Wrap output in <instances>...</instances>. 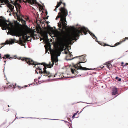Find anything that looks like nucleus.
I'll return each mask as SVG.
<instances>
[{
	"label": "nucleus",
	"instance_id": "obj_1",
	"mask_svg": "<svg viewBox=\"0 0 128 128\" xmlns=\"http://www.w3.org/2000/svg\"><path fill=\"white\" fill-rule=\"evenodd\" d=\"M64 9L66 11V14H65L64 13L63 15L62 13L59 12L56 18V20H57L60 18V22H58V27L60 28L59 30L61 31L62 32V37L60 40V44L61 45L64 46L66 43L71 42L76 38H78L80 36L83 35L82 33L86 35L87 32L89 33L94 39H96V42H98L100 44L102 45V43H100V42L98 40L97 38L93 33L90 32L87 28L84 26L82 27L80 25L77 28L78 29L76 31L72 34V36L70 38L68 37L69 34L64 30L66 29V27L68 26L66 19V16L68 15V11L66 8H64Z\"/></svg>",
	"mask_w": 128,
	"mask_h": 128
},
{
	"label": "nucleus",
	"instance_id": "obj_2",
	"mask_svg": "<svg viewBox=\"0 0 128 128\" xmlns=\"http://www.w3.org/2000/svg\"><path fill=\"white\" fill-rule=\"evenodd\" d=\"M13 5L14 4V3L13 1L12 0H7L5 2V4L6 6L8 8V10L7 11V12H12V13L16 19V18L15 16L16 13H18L19 14L20 12V14H21L20 12V7H16V11L17 12H15V10L14 9V6L12 5L10 3Z\"/></svg>",
	"mask_w": 128,
	"mask_h": 128
},
{
	"label": "nucleus",
	"instance_id": "obj_3",
	"mask_svg": "<svg viewBox=\"0 0 128 128\" xmlns=\"http://www.w3.org/2000/svg\"><path fill=\"white\" fill-rule=\"evenodd\" d=\"M15 16L17 20L21 22L24 27L26 28H29L28 26L26 24V21L23 19L24 18L26 20H28L29 18L27 16H24L20 13L19 14L16 13Z\"/></svg>",
	"mask_w": 128,
	"mask_h": 128
},
{
	"label": "nucleus",
	"instance_id": "obj_4",
	"mask_svg": "<svg viewBox=\"0 0 128 128\" xmlns=\"http://www.w3.org/2000/svg\"><path fill=\"white\" fill-rule=\"evenodd\" d=\"M78 64H78L76 65V66H74V68L77 69L78 70H76L75 69H74L72 68H70L71 72L72 74H75L77 72H78V70H93L92 69V68H89L86 67H83L80 64V65L81 66V68H80L78 66Z\"/></svg>",
	"mask_w": 128,
	"mask_h": 128
},
{
	"label": "nucleus",
	"instance_id": "obj_5",
	"mask_svg": "<svg viewBox=\"0 0 128 128\" xmlns=\"http://www.w3.org/2000/svg\"><path fill=\"white\" fill-rule=\"evenodd\" d=\"M21 57H20L19 58H18V59L21 60L22 61L25 60L28 64L33 65H35V62L31 59L26 57H24L21 59Z\"/></svg>",
	"mask_w": 128,
	"mask_h": 128
},
{
	"label": "nucleus",
	"instance_id": "obj_6",
	"mask_svg": "<svg viewBox=\"0 0 128 128\" xmlns=\"http://www.w3.org/2000/svg\"><path fill=\"white\" fill-rule=\"evenodd\" d=\"M46 69V67H44L43 68L44 71L43 72L42 71V74H46V75L44 74V76H48V78L53 77V76L52 75H51V74L49 72L47 71Z\"/></svg>",
	"mask_w": 128,
	"mask_h": 128
},
{
	"label": "nucleus",
	"instance_id": "obj_7",
	"mask_svg": "<svg viewBox=\"0 0 128 128\" xmlns=\"http://www.w3.org/2000/svg\"><path fill=\"white\" fill-rule=\"evenodd\" d=\"M35 65H34L35 66H34V67H35V66H36V65H42L43 64H44L43 65L44 66H46V67H48H48L49 66H51V65H52L51 62H49L48 64H47L44 62H43L42 63H38L37 62H35Z\"/></svg>",
	"mask_w": 128,
	"mask_h": 128
},
{
	"label": "nucleus",
	"instance_id": "obj_8",
	"mask_svg": "<svg viewBox=\"0 0 128 128\" xmlns=\"http://www.w3.org/2000/svg\"><path fill=\"white\" fill-rule=\"evenodd\" d=\"M79 59L81 61H79L78 63H77L76 64H74L73 65V67L74 68V66H76V64H79L78 65V67H79V68H81V66H80V64L81 63H84V61L85 62H86V60H86L84 58H83V57H81V58H79Z\"/></svg>",
	"mask_w": 128,
	"mask_h": 128
},
{
	"label": "nucleus",
	"instance_id": "obj_9",
	"mask_svg": "<svg viewBox=\"0 0 128 128\" xmlns=\"http://www.w3.org/2000/svg\"><path fill=\"white\" fill-rule=\"evenodd\" d=\"M55 53L54 52H53L51 54V57H52L53 60H54V62H55V64L56 65L58 64V58L57 57L56 59H54V56L55 54Z\"/></svg>",
	"mask_w": 128,
	"mask_h": 128
},
{
	"label": "nucleus",
	"instance_id": "obj_10",
	"mask_svg": "<svg viewBox=\"0 0 128 128\" xmlns=\"http://www.w3.org/2000/svg\"><path fill=\"white\" fill-rule=\"evenodd\" d=\"M112 94L113 95H114L118 93V89L116 86H114L112 90Z\"/></svg>",
	"mask_w": 128,
	"mask_h": 128
},
{
	"label": "nucleus",
	"instance_id": "obj_11",
	"mask_svg": "<svg viewBox=\"0 0 128 128\" xmlns=\"http://www.w3.org/2000/svg\"><path fill=\"white\" fill-rule=\"evenodd\" d=\"M84 55H82V56H75V57H74V58H69V59H68L66 58V60L67 61L69 60H73L75 58L79 57H80V56H83Z\"/></svg>",
	"mask_w": 128,
	"mask_h": 128
},
{
	"label": "nucleus",
	"instance_id": "obj_12",
	"mask_svg": "<svg viewBox=\"0 0 128 128\" xmlns=\"http://www.w3.org/2000/svg\"><path fill=\"white\" fill-rule=\"evenodd\" d=\"M63 4L64 7H65L66 5L65 3L64 2H63ZM64 7H61V8H59V9L60 10V11L62 12L63 10H65V11H66H66L64 9Z\"/></svg>",
	"mask_w": 128,
	"mask_h": 128
},
{
	"label": "nucleus",
	"instance_id": "obj_13",
	"mask_svg": "<svg viewBox=\"0 0 128 128\" xmlns=\"http://www.w3.org/2000/svg\"><path fill=\"white\" fill-rule=\"evenodd\" d=\"M122 42L121 41H120V42H117L114 45L112 46H111V47H115V46H117L118 45H119L120 44H121Z\"/></svg>",
	"mask_w": 128,
	"mask_h": 128
},
{
	"label": "nucleus",
	"instance_id": "obj_14",
	"mask_svg": "<svg viewBox=\"0 0 128 128\" xmlns=\"http://www.w3.org/2000/svg\"><path fill=\"white\" fill-rule=\"evenodd\" d=\"M38 68H36L37 69H38L39 70V72L40 73V74L41 76H42L41 74H42V69L41 68H40L38 66H37Z\"/></svg>",
	"mask_w": 128,
	"mask_h": 128
},
{
	"label": "nucleus",
	"instance_id": "obj_15",
	"mask_svg": "<svg viewBox=\"0 0 128 128\" xmlns=\"http://www.w3.org/2000/svg\"><path fill=\"white\" fill-rule=\"evenodd\" d=\"M4 56L6 57V59H8V58H9L10 57V55L9 54H4Z\"/></svg>",
	"mask_w": 128,
	"mask_h": 128
},
{
	"label": "nucleus",
	"instance_id": "obj_16",
	"mask_svg": "<svg viewBox=\"0 0 128 128\" xmlns=\"http://www.w3.org/2000/svg\"><path fill=\"white\" fill-rule=\"evenodd\" d=\"M52 65H51V66H49V67H48V68H51L52 67V66H53V65L54 64V60H52Z\"/></svg>",
	"mask_w": 128,
	"mask_h": 128
},
{
	"label": "nucleus",
	"instance_id": "obj_17",
	"mask_svg": "<svg viewBox=\"0 0 128 128\" xmlns=\"http://www.w3.org/2000/svg\"><path fill=\"white\" fill-rule=\"evenodd\" d=\"M107 67L108 68H110L112 67V65L110 63H108V64L107 65Z\"/></svg>",
	"mask_w": 128,
	"mask_h": 128
},
{
	"label": "nucleus",
	"instance_id": "obj_18",
	"mask_svg": "<svg viewBox=\"0 0 128 128\" xmlns=\"http://www.w3.org/2000/svg\"><path fill=\"white\" fill-rule=\"evenodd\" d=\"M30 118L31 119L33 118H32V117H26V118H24V117H21L20 118Z\"/></svg>",
	"mask_w": 128,
	"mask_h": 128
},
{
	"label": "nucleus",
	"instance_id": "obj_19",
	"mask_svg": "<svg viewBox=\"0 0 128 128\" xmlns=\"http://www.w3.org/2000/svg\"><path fill=\"white\" fill-rule=\"evenodd\" d=\"M14 22L16 23V24L20 26H22V24H20L19 22H18L17 20H15L14 21Z\"/></svg>",
	"mask_w": 128,
	"mask_h": 128
},
{
	"label": "nucleus",
	"instance_id": "obj_20",
	"mask_svg": "<svg viewBox=\"0 0 128 128\" xmlns=\"http://www.w3.org/2000/svg\"><path fill=\"white\" fill-rule=\"evenodd\" d=\"M8 34H10L12 36H15L16 35V34L14 33V32H12L10 34L8 33Z\"/></svg>",
	"mask_w": 128,
	"mask_h": 128
},
{
	"label": "nucleus",
	"instance_id": "obj_21",
	"mask_svg": "<svg viewBox=\"0 0 128 128\" xmlns=\"http://www.w3.org/2000/svg\"><path fill=\"white\" fill-rule=\"evenodd\" d=\"M60 4L59 2H57V5L56 6V8H58L60 6Z\"/></svg>",
	"mask_w": 128,
	"mask_h": 128
},
{
	"label": "nucleus",
	"instance_id": "obj_22",
	"mask_svg": "<svg viewBox=\"0 0 128 128\" xmlns=\"http://www.w3.org/2000/svg\"><path fill=\"white\" fill-rule=\"evenodd\" d=\"M14 86H13L12 84H11L10 85L8 86L7 88H10L11 87H12V88H13L14 87Z\"/></svg>",
	"mask_w": 128,
	"mask_h": 128
},
{
	"label": "nucleus",
	"instance_id": "obj_23",
	"mask_svg": "<svg viewBox=\"0 0 128 128\" xmlns=\"http://www.w3.org/2000/svg\"><path fill=\"white\" fill-rule=\"evenodd\" d=\"M40 2L43 5V6H42V8L43 9H44L45 8V6H44V4H43L40 1Z\"/></svg>",
	"mask_w": 128,
	"mask_h": 128
},
{
	"label": "nucleus",
	"instance_id": "obj_24",
	"mask_svg": "<svg viewBox=\"0 0 128 128\" xmlns=\"http://www.w3.org/2000/svg\"><path fill=\"white\" fill-rule=\"evenodd\" d=\"M64 122H67V123H69L70 125V126L71 128H72V124H71L69 122H67V121H64Z\"/></svg>",
	"mask_w": 128,
	"mask_h": 128
},
{
	"label": "nucleus",
	"instance_id": "obj_25",
	"mask_svg": "<svg viewBox=\"0 0 128 128\" xmlns=\"http://www.w3.org/2000/svg\"><path fill=\"white\" fill-rule=\"evenodd\" d=\"M77 114V113H75L72 116V118H74V117L76 116V115Z\"/></svg>",
	"mask_w": 128,
	"mask_h": 128
},
{
	"label": "nucleus",
	"instance_id": "obj_26",
	"mask_svg": "<svg viewBox=\"0 0 128 128\" xmlns=\"http://www.w3.org/2000/svg\"><path fill=\"white\" fill-rule=\"evenodd\" d=\"M126 40H128V37H126L125 38L123 39V41L122 42H124ZM122 42V41H121Z\"/></svg>",
	"mask_w": 128,
	"mask_h": 128
},
{
	"label": "nucleus",
	"instance_id": "obj_27",
	"mask_svg": "<svg viewBox=\"0 0 128 128\" xmlns=\"http://www.w3.org/2000/svg\"><path fill=\"white\" fill-rule=\"evenodd\" d=\"M68 51L70 54V57H71L72 56V55L71 54L72 52H70L68 50Z\"/></svg>",
	"mask_w": 128,
	"mask_h": 128
},
{
	"label": "nucleus",
	"instance_id": "obj_28",
	"mask_svg": "<svg viewBox=\"0 0 128 128\" xmlns=\"http://www.w3.org/2000/svg\"><path fill=\"white\" fill-rule=\"evenodd\" d=\"M44 119H47L48 120H58V119H49V118H43Z\"/></svg>",
	"mask_w": 128,
	"mask_h": 128
},
{
	"label": "nucleus",
	"instance_id": "obj_29",
	"mask_svg": "<svg viewBox=\"0 0 128 128\" xmlns=\"http://www.w3.org/2000/svg\"><path fill=\"white\" fill-rule=\"evenodd\" d=\"M14 57H16V58H15V59H18V57L17 56V55H15L14 56Z\"/></svg>",
	"mask_w": 128,
	"mask_h": 128
},
{
	"label": "nucleus",
	"instance_id": "obj_30",
	"mask_svg": "<svg viewBox=\"0 0 128 128\" xmlns=\"http://www.w3.org/2000/svg\"><path fill=\"white\" fill-rule=\"evenodd\" d=\"M7 44H9V42L8 40H6Z\"/></svg>",
	"mask_w": 128,
	"mask_h": 128
},
{
	"label": "nucleus",
	"instance_id": "obj_31",
	"mask_svg": "<svg viewBox=\"0 0 128 128\" xmlns=\"http://www.w3.org/2000/svg\"><path fill=\"white\" fill-rule=\"evenodd\" d=\"M121 78H119L117 80H118V82H120L121 81Z\"/></svg>",
	"mask_w": 128,
	"mask_h": 128
},
{
	"label": "nucleus",
	"instance_id": "obj_32",
	"mask_svg": "<svg viewBox=\"0 0 128 128\" xmlns=\"http://www.w3.org/2000/svg\"><path fill=\"white\" fill-rule=\"evenodd\" d=\"M127 65H128V63H126L124 66H126Z\"/></svg>",
	"mask_w": 128,
	"mask_h": 128
},
{
	"label": "nucleus",
	"instance_id": "obj_33",
	"mask_svg": "<svg viewBox=\"0 0 128 128\" xmlns=\"http://www.w3.org/2000/svg\"><path fill=\"white\" fill-rule=\"evenodd\" d=\"M76 102L75 103L74 102V103H72V104L73 105V104H76L77 103H78V102Z\"/></svg>",
	"mask_w": 128,
	"mask_h": 128
},
{
	"label": "nucleus",
	"instance_id": "obj_34",
	"mask_svg": "<svg viewBox=\"0 0 128 128\" xmlns=\"http://www.w3.org/2000/svg\"><path fill=\"white\" fill-rule=\"evenodd\" d=\"M2 58L4 59L5 60L6 59V57L4 56V57H2Z\"/></svg>",
	"mask_w": 128,
	"mask_h": 128
},
{
	"label": "nucleus",
	"instance_id": "obj_35",
	"mask_svg": "<svg viewBox=\"0 0 128 128\" xmlns=\"http://www.w3.org/2000/svg\"><path fill=\"white\" fill-rule=\"evenodd\" d=\"M4 18V20H5V21L6 22V24L8 25V24L6 22L7 21V20H6Z\"/></svg>",
	"mask_w": 128,
	"mask_h": 128
},
{
	"label": "nucleus",
	"instance_id": "obj_36",
	"mask_svg": "<svg viewBox=\"0 0 128 128\" xmlns=\"http://www.w3.org/2000/svg\"><path fill=\"white\" fill-rule=\"evenodd\" d=\"M5 44H6L5 43H2L1 44V45H4Z\"/></svg>",
	"mask_w": 128,
	"mask_h": 128
},
{
	"label": "nucleus",
	"instance_id": "obj_37",
	"mask_svg": "<svg viewBox=\"0 0 128 128\" xmlns=\"http://www.w3.org/2000/svg\"><path fill=\"white\" fill-rule=\"evenodd\" d=\"M46 38H47L49 40L48 38V36L47 34H46Z\"/></svg>",
	"mask_w": 128,
	"mask_h": 128
},
{
	"label": "nucleus",
	"instance_id": "obj_38",
	"mask_svg": "<svg viewBox=\"0 0 128 128\" xmlns=\"http://www.w3.org/2000/svg\"><path fill=\"white\" fill-rule=\"evenodd\" d=\"M16 115H15V116H16V118L14 119V120L12 122H13L16 119V118H18L16 116Z\"/></svg>",
	"mask_w": 128,
	"mask_h": 128
},
{
	"label": "nucleus",
	"instance_id": "obj_39",
	"mask_svg": "<svg viewBox=\"0 0 128 128\" xmlns=\"http://www.w3.org/2000/svg\"><path fill=\"white\" fill-rule=\"evenodd\" d=\"M119 78V77H118V76H116V78H115V79H116V80H118V78Z\"/></svg>",
	"mask_w": 128,
	"mask_h": 128
},
{
	"label": "nucleus",
	"instance_id": "obj_40",
	"mask_svg": "<svg viewBox=\"0 0 128 128\" xmlns=\"http://www.w3.org/2000/svg\"><path fill=\"white\" fill-rule=\"evenodd\" d=\"M35 72H36V74H38V71H37V70H36Z\"/></svg>",
	"mask_w": 128,
	"mask_h": 128
},
{
	"label": "nucleus",
	"instance_id": "obj_41",
	"mask_svg": "<svg viewBox=\"0 0 128 128\" xmlns=\"http://www.w3.org/2000/svg\"><path fill=\"white\" fill-rule=\"evenodd\" d=\"M124 64V63L123 62H121V64L122 65Z\"/></svg>",
	"mask_w": 128,
	"mask_h": 128
},
{
	"label": "nucleus",
	"instance_id": "obj_42",
	"mask_svg": "<svg viewBox=\"0 0 128 128\" xmlns=\"http://www.w3.org/2000/svg\"><path fill=\"white\" fill-rule=\"evenodd\" d=\"M84 103H85V104H91L92 103H87V102H84Z\"/></svg>",
	"mask_w": 128,
	"mask_h": 128
},
{
	"label": "nucleus",
	"instance_id": "obj_43",
	"mask_svg": "<svg viewBox=\"0 0 128 128\" xmlns=\"http://www.w3.org/2000/svg\"><path fill=\"white\" fill-rule=\"evenodd\" d=\"M34 84V83H32L31 84H29V86H30V85H33Z\"/></svg>",
	"mask_w": 128,
	"mask_h": 128
},
{
	"label": "nucleus",
	"instance_id": "obj_44",
	"mask_svg": "<svg viewBox=\"0 0 128 128\" xmlns=\"http://www.w3.org/2000/svg\"><path fill=\"white\" fill-rule=\"evenodd\" d=\"M4 62L5 63V64H4V66L5 65V64H6V60L4 61Z\"/></svg>",
	"mask_w": 128,
	"mask_h": 128
},
{
	"label": "nucleus",
	"instance_id": "obj_45",
	"mask_svg": "<svg viewBox=\"0 0 128 128\" xmlns=\"http://www.w3.org/2000/svg\"><path fill=\"white\" fill-rule=\"evenodd\" d=\"M2 30H5V28H2Z\"/></svg>",
	"mask_w": 128,
	"mask_h": 128
},
{
	"label": "nucleus",
	"instance_id": "obj_46",
	"mask_svg": "<svg viewBox=\"0 0 128 128\" xmlns=\"http://www.w3.org/2000/svg\"><path fill=\"white\" fill-rule=\"evenodd\" d=\"M57 8H56H56L54 9V11H56V9H57Z\"/></svg>",
	"mask_w": 128,
	"mask_h": 128
},
{
	"label": "nucleus",
	"instance_id": "obj_47",
	"mask_svg": "<svg viewBox=\"0 0 128 128\" xmlns=\"http://www.w3.org/2000/svg\"><path fill=\"white\" fill-rule=\"evenodd\" d=\"M10 40L11 41H12L13 40L12 38H10Z\"/></svg>",
	"mask_w": 128,
	"mask_h": 128
},
{
	"label": "nucleus",
	"instance_id": "obj_48",
	"mask_svg": "<svg viewBox=\"0 0 128 128\" xmlns=\"http://www.w3.org/2000/svg\"><path fill=\"white\" fill-rule=\"evenodd\" d=\"M12 14L10 12V13L9 14V15L10 16H11Z\"/></svg>",
	"mask_w": 128,
	"mask_h": 128
},
{
	"label": "nucleus",
	"instance_id": "obj_49",
	"mask_svg": "<svg viewBox=\"0 0 128 128\" xmlns=\"http://www.w3.org/2000/svg\"><path fill=\"white\" fill-rule=\"evenodd\" d=\"M60 4H63V3L61 1H60Z\"/></svg>",
	"mask_w": 128,
	"mask_h": 128
},
{
	"label": "nucleus",
	"instance_id": "obj_50",
	"mask_svg": "<svg viewBox=\"0 0 128 128\" xmlns=\"http://www.w3.org/2000/svg\"><path fill=\"white\" fill-rule=\"evenodd\" d=\"M28 86V85H25L24 86V87H27Z\"/></svg>",
	"mask_w": 128,
	"mask_h": 128
},
{
	"label": "nucleus",
	"instance_id": "obj_51",
	"mask_svg": "<svg viewBox=\"0 0 128 128\" xmlns=\"http://www.w3.org/2000/svg\"><path fill=\"white\" fill-rule=\"evenodd\" d=\"M107 46H110V47H111V46H110V45H109V44H107Z\"/></svg>",
	"mask_w": 128,
	"mask_h": 128
},
{
	"label": "nucleus",
	"instance_id": "obj_52",
	"mask_svg": "<svg viewBox=\"0 0 128 128\" xmlns=\"http://www.w3.org/2000/svg\"><path fill=\"white\" fill-rule=\"evenodd\" d=\"M41 78V76H39L38 77V78L39 79H40Z\"/></svg>",
	"mask_w": 128,
	"mask_h": 128
},
{
	"label": "nucleus",
	"instance_id": "obj_53",
	"mask_svg": "<svg viewBox=\"0 0 128 128\" xmlns=\"http://www.w3.org/2000/svg\"><path fill=\"white\" fill-rule=\"evenodd\" d=\"M12 57H10L9 58H8V59H10V58H12Z\"/></svg>",
	"mask_w": 128,
	"mask_h": 128
},
{
	"label": "nucleus",
	"instance_id": "obj_54",
	"mask_svg": "<svg viewBox=\"0 0 128 128\" xmlns=\"http://www.w3.org/2000/svg\"><path fill=\"white\" fill-rule=\"evenodd\" d=\"M1 54L0 53V58H2V57L1 56Z\"/></svg>",
	"mask_w": 128,
	"mask_h": 128
},
{
	"label": "nucleus",
	"instance_id": "obj_55",
	"mask_svg": "<svg viewBox=\"0 0 128 128\" xmlns=\"http://www.w3.org/2000/svg\"><path fill=\"white\" fill-rule=\"evenodd\" d=\"M60 53H60L59 54V55H58V56H60Z\"/></svg>",
	"mask_w": 128,
	"mask_h": 128
},
{
	"label": "nucleus",
	"instance_id": "obj_56",
	"mask_svg": "<svg viewBox=\"0 0 128 128\" xmlns=\"http://www.w3.org/2000/svg\"><path fill=\"white\" fill-rule=\"evenodd\" d=\"M36 80H37V79H34V82H35V81Z\"/></svg>",
	"mask_w": 128,
	"mask_h": 128
},
{
	"label": "nucleus",
	"instance_id": "obj_57",
	"mask_svg": "<svg viewBox=\"0 0 128 128\" xmlns=\"http://www.w3.org/2000/svg\"><path fill=\"white\" fill-rule=\"evenodd\" d=\"M78 112V111H77L76 112H75V113H77H77Z\"/></svg>",
	"mask_w": 128,
	"mask_h": 128
},
{
	"label": "nucleus",
	"instance_id": "obj_58",
	"mask_svg": "<svg viewBox=\"0 0 128 128\" xmlns=\"http://www.w3.org/2000/svg\"><path fill=\"white\" fill-rule=\"evenodd\" d=\"M9 110V108H8L7 111V112H8Z\"/></svg>",
	"mask_w": 128,
	"mask_h": 128
},
{
	"label": "nucleus",
	"instance_id": "obj_59",
	"mask_svg": "<svg viewBox=\"0 0 128 128\" xmlns=\"http://www.w3.org/2000/svg\"><path fill=\"white\" fill-rule=\"evenodd\" d=\"M82 110L81 111H80L78 114H80V113H81V112H82Z\"/></svg>",
	"mask_w": 128,
	"mask_h": 128
},
{
	"label": "nucleus",
	"instance_id": "obj_60",
	"mask_svg": "<svg viewBox=\"0 0 128 128\" xmlns=\"http://www.w3.org/2000/svg\"><path fill=\"white\" fill-rule=\"evenodd\" d=\"M4 110L5 111V110H6V109H5L4 108Z\"/></svg>",
	"mask_w": 128,
	"mask_h": 128
},
{
	"label": "nucleus",
	"instance_id": "obj_61",
	"mask_svg": "<svg viewBox=\"0 0 128 128\" xmlns=\"http://www.w3.org/2000/svg\"><path fill=\"white\" fill-rule=\"evenodd\" d=\"M75 77V76H72V77H71L72 78H74Z\"/></svg>",
	"mask_w": 128,
	"mask_h": 128
},
{
	"label": "nucleus",
	"instance_id": "obj_62",
	"mask_svg": "<svg viewBox=\"0 0 128 128\" xmlns=\"http://www.w3.org/2000/svg\"><path fill=\"white\" fill-rule=\"evenodd\" d=\"M86 107V106L85 107H84V108L83 109H82V110H83V109H84V108H85Z\"/></svg>",
	"mask_w": 128,
	"mask_h": 128
},
{
	"label": "nucleus",
	"instance_id": "obj_63",
	"mask_svg": "<svg viewBox=\"0 0 128 128\" xmlns=\"http://www.w3.org/2000/svg\"><path fill=\"white\" fill-rule=\"evenodd\" d=\"M14 58V57H12V59H13V58Z\"/></svg>",
	"mask_w": 128,
	"mask_h": 128
},
{
	"label": "nucleus",
	"instance_id": "obj_64",
	"mask_svg": "<svg viewBox=\"0 0 128 128\" xmlns=\"http://www.w3.org/2000/svg\"><path fill=\"white\" fill-rule=\"evenodd\" d=\"M104 66H103L102 67V68H104Z\"/></svg>",
	"mask_w": 128,
	"mask_h": 128
}]
</instances>
